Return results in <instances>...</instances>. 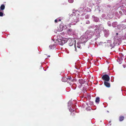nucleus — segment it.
Segmentation results:
<instances>
[{
  "label": "nucleus",
  "mask_w": 126,
  "mask_h": 126,
  "mask_svg": "<svg viewBox=\"0 0 126 126\" xmlns=\"http://www.w3.org/2000/svg\"><path fill=\"white\" fill-rule=\"evenodd\" d=\"M103 30V26L101 25L99 26L98 28L95 29L94 32L91 31H87L85 33L86 36L89 39H90L94 35H95L97 38H98L100 36V31Z\"/></svg>",
  "instance_id": "nucleus-1"
},
{
  "label": "nucleus",
  "mask_w": 126,
  "mask_h": 126,
  "mask_svg": "<svg viewBox=\"0 0 126 126\" xmlns=\"http://www.w3.org/2000/svg\"><path fill=\"white\" fill-rule=\"evenodd\" d=\"M88 40L86 35L84 33L82 35L79 40V41L77 43V47L78 48H80V44L86 42Z\"/></svg>",
  "instance_id": "nucleus-2"
},
{
  "label": "nucleus",
  "mask_w": 126,
  "mask_h": 126,
  "mask_svg": "<svg viewBox=\"0 0 126 126\" xmlns=\"http://www.w3.org/2000/svg\"><path fill=\"white\" fill-rule=\"evenodd\" d=\"M121 40V39L120 38H118L117 37H116L114 39V42L113 43V44H112V43H111V41L110 40L109 41V43H110V46L111 47H112L113 46V45H115L116 44L118 43L119 42H120Z\"/></svg>",
  "instance_id": "nucleus-3"
},
{
  "label": "nucleus",
  "mask_w": 126,
  "mask_h": 126,
  "mask_svg": "<svg viewBox=\"0 0 126 126\" xmlns=\"http://www.w3.org/2000/svg\"><path fill=\"white\" fill-rule=\"evenodd\" d=\"M102 78L103 80L105 81H109L110 79L109 76L107 75H103L102 77Z\"/></svg>",
  "instance_id": "nucleus-4"
},
{
  "label": "nucleus",
  "mask_w": 126,
  "mask_h": 126,
  "mask_svg": "<svg viewBox=\"0 0 126 126\" xmlns=\"http://www.w3.org/2000/svg\"><path fill=\"white\" fill-rule=\"evenodd\" d=\"M71 78H63L62 79V80L64 82H65L66 81H67V82L68 83H69L70 85V82L69 81H70L71 79Z\"/></svg>",
  "instance_id": "nucleus-5"
},
{
  "label": "nucleus",
  "mask_w": 126,
  "mask_h": 126,
  "mask_svg": "<svg viewBox=\"0 0 126 126\" xmlns=\"http://www.w3.org/2000/svg\"><path fill=\"white\" fill-rule=\"evenodd\" d=\"M104 84L107 87H110V85L109 83L107 81H105L104 82Z\"/></svg>",
  "instance_id": "nucleus-6"
},
{
  "label": "nucleus",
  "mask_w": 126,
  "mask_h": 126,
  "mask_svg": "<svg viewBox=\"0 0 126 126\" xmlns=\"http://www.w3.org/2000/svg\"><path fill=\"white\" fill-rule=\"evenodd\" d=\"M105 34V36L106 37H107L109 34V32L108 30H107L104 32Z\"/></svg>",
  "instance_id": "nucleus-7"
},
{
  "label": "nucleus",
  "mask_w": 126,
  "mask_h": 126,
  "mask_svg": "<svg viewBox=\"0 0 126 126\" xmlns=\"http://www.w3.org/2000/svg\"><path fill=\"white\" fill-rule=\"evenodd\" d=\"M62 41V44H61V45H63L64 44L66 43L67 42V40H65L63 39L61 40Z\"/></svg>",
  "instance_id": "nucleus-8"
},
{
  "label": "nucleus",
  "mask_w": 126,
  "mask_h": 126,
  "mask_svg": "<svg viewBox=\"0 0 126 126\" xmlns=\"http://www.w3.org/2000/svg\"><path fill=\"white\" fill-rule=\"evenodd\" d=\"M92 17L94 18V20L96 22H98L99 20L98 18L97 17H95L94 16H93Z\"/></svg>",
  "instance_id": "nucleus-9"
},
{
  "label": "nucleus",
  "mask_w": 126,
  "mask_h": 126,
  "mask_svg": "<svg viewBox=\"0 0 126 126\" xmlns=\"http://www.w3.org/2000/svg\"><path fill=\"white\" fill-rule=\"evenodd\" d=\"M5 6L4 4H2L0 7V9L1 10H3L5 9Z\"/></svg>",
  "instance_id": "nucleus-10"
},
{
  "label": "nucleus",
  "mask_w": 126,
  "mask_h": 126,
  "mask_svg": "<svg viewBox=\"0 0 126 126\" xmlns=\"http://www.w3.org/2000/svg\"><path fill=\"white\" fill-rule=\"evenodd\" d=\"M78 11L77 10H74L72 11L73 14H72L73 15H75L76 12Z\"/></svg>",
  "instance_id": "nucleus-11"
},
{
  "label": "nucleus",
  "mask_w": 126,
  "mask_h": 126,
  "mask_svg": "<svg viewBox=\"0 0 126 126\" xmlns=\"http://www.w3.org/2000/svg\"><path fill=\"white\" fill-rule=\"evenodd\" d=\"M117 22H114L112 24V25L114 27H115L117 26Z\"/></svg>",
  "instance_id": "nucleus-12"
},
{
  "label": "nucleus",
  "mask_w": 126,
  "mask_h": 126,
  "mask_svg": "<svg viewBox=\"0 0 126 126\" xmlns=\"http://www.w3.org/2000/svg\"><path fill=\"white\" fill-rule=\"evenodd\" d=\"M99 101V97H97L96 98L95 102L96 103H98Z\"/></svg>",
  "instance_id": "nucleus-13"
},
{
  "label": "nucleus",
  "mask_w": 126,
  "mask_h": 126,
  "mask_svg": "<svg viewBox=\"0 0 126 126\" xmlns=\"http://www.w3.org/2000/svg\"><path fill=\"white\" fill-rule=\"evenodd\" d=\"M124 119V117L122 116H121L119 118V121H122Z\"/></svg>",
  "instance_id": "nucleus-14"
},
{
  "label": "nucleus",
  "mask_w": 126,
  "mask_h": 126,
  "mask_svg": "<svg viewBox=\"0 0 126 126\" xmlns=\"http://www.w3.org/2000/svg\"><path fill=\"white\" fill-rule=\"evenodd\" d=\"M58 44L61 45V44H62V41L61 40H59L58 41Z\"/></svg>",
  "instance_id": "nucleus-15"
},
{
  "label": "nucleus",
  "mask_w": 126,
  "mask_h": 126,
  "mask_svg": "<svg viewBox=\"0 0 126 126\" xmlns=\"http://www.w3.org/2000/svg\"><path fill=\"white\" fill-rule=\"evenodd\" d=\"M71 32V29H69V30L67 31V32L70 34V32Z\"/></svg>",
  "instance_id": "nucleus-16"
},
{
  "label": "nucleus",
  "mask_w": 126,
  "mask_h": 126,
  "mask_svg": "<svg viewBox=\"0 0 126 126\" xmlns=\"http://www.w3.org/2000/svg\"><path fill=\"white\" fill-rule=\"evenodd\" d=\"M86 10L88 12H90L91 11V10L90 9L88 8H87Z\"/></svg>",
  "instance_id": "nucleus-17"
},
{
  "label": "nucleus",
  "mask_w": 126,
  "mask_h": 126,
  "mask_svg": "<svg viewBox=\"0 0 126 126\" xmlns=\"http://www.w3.org/2000/svg\"><path fill=\"white\" fill-rule=\"evenodd\" d=\"M108 24L109 26H111V23L110 22H108Z\"/></svg>",
  "instance_id": "nucleus-18"
},
{
  "label": "nucleus",
  "mask_w": 126,
  "mask_h": 126,
  "mask_svg": "<svg viewBox=\"0 0 126 126\" xmlns=\"http://www.w3.org/2000/svg\"><path fill=\"white\" fill-rule=\"evenodd\" d=\"M119 61H120L119 62V63L120 64H121V63H122V60L121 59V60H120V59H119L118 60V62Z\"/></svg>",
  "instance_id": "nucleus-19"
},
{
  "label": "nucleus",
  "mask_w": 126,
  "mask_h": 126,
  "mask_svg": "<svg viewBox=\"0 0 126 126\" xmlns=\"http://www.w3.org/2000/svg\"><path fill=\"white\" fill-rule=\"evenodd\" d=\"M3 13L1 12H0V16H3Z\"/></svg>",
  "instance_id": "nucleus-20"
},
{
  "label": "nucleus",
  "mask_w": 126,
  "mask_h": 126,
  "mask_svg": "<svg viewBox=\"0 0 126 126\" xmlns=\"http://www.w3.org/2000/svg\"><path fill=\"white\" fill-rule=\"evenodd\" d=\"M89 17V16L88 15H87L85 16V18L86 19L88 18Z\"/></svg>",
  "instance_id": "nucleus-21"
},
{
  "label": "nucleus",
  "mask_w": 126,
  "mask_h": 126,
  "mask_svg": "<svg viewBox=\"0 0 126 126\" xmlns=\"http://www.w3.org/2000/svg\"><path fill=\"white\" fill-rule=\"evenodd\" d=\"M77 21L76 20L75 21V23H73L72 25H74L75 24V23H76L77 22Z\"/></svg>",
  "instance_id": "nucleus-22"
},
{
  "label": "nucleus",
  "mask_w": 126,
  "mask_h": 126,
  "mask_svg": "<svg viewBox=\"0 0 126 126\" xmlns=\"http://www.w3.org/2000/svg\"><path fill=\"white\" fill-rule=\"evenodd\" d=\"M89 23H90V22L89 21H87V22H86V24H89Z\"/></svg>",
  "instance_id": "nucleus-23"
},
{
  "label": "nucleus",
  "mask_w": 126,
  "mask_h": 126,
  "mask_svg": "<svg viewBox=\"0 0 126 126\" xmlns=\"http://www.w3.org/2000/svg\"><path fill=\"white\" fill-rule=\"evenodd\" d=\"M58 21V20H57V19H56L55 20V23H57V22Z\"/></svg>",
  "instance_id": "nucleus-24"
},
{
  "label": "nucleus",
  "mask_w": 126,
  "mask_h": 126,
  "mask_svg": "<svg viewBox=\"0 0 126 126\" xmlns=\"http://www.w3.org/2000/svg\"><path fill=\"white\" fill-rule=\"evenodd\" d=\"M70 103H71V102H70V101H69V102H68V106H69V104H70Z\"/></svg>",
  "instance_id": "nucleus-25"
},
{
  "label": "nucleus",
  "mask_w": 126,
  "mask_h": 126,
  "mask_svg": "<svg viewBox=\"0 0 126 126\" xmlns=\"http://www.w3.org/2000/svg\"><path fill=\"white\" fill-rule=\"evenodd\" d=\"M123 66L124 68H125L126 67V65H123Z\"/></svg>",
  "instance_id": "nucleus-26"
},
{
  "label": "nucleus",
  "mask_w": 126,
  "mask_h": 126,
  "mask_svg": "<svg viewBox=\"0 0 126 126\" xmlns=\"http://www.w3.org/2000/svg\"><path fill=\"white\" fill-rule=\"evenodd\" d=\"M72 81H76V80L75 79H73L72 80Z\"/></svg>",
  "instance_id": "nucleus-27"
},
{
  "label": "nucleus",
  "mask_w": 126,
  "mask_h": 126,
  "mask_svg": "<svg viewBox=\"0 0 126 126\" xmlns=\"http://www.w3.org/2000/svg\"><path fill=\"white\" fill-rule=\"evenodd\" d=\"M90 104L91 105H93V102H92L90 103Z\"/></svg>",
  "instance_id": "nucleus-28"
},
{
  "label": "nucleus",
  "mask_w": 126,
  "mask_h": 126,
  "mask_svg": "<svg viewBox=\"0 0 126 126\" xmlns=\"http://www.w3.org/2000/svg\"><path fill=\"white\" fill-rule=\"evenodd\" d=\"M68 1L70 3L71 1L70 0H68Z\"/></svg>",
  "instance_id": "nucleus-29"
},
{
  "label": "nucleus",
  "mask_w": 126,
  "mask_h": 126,
  "mask_svg": "<svg viewBox=\"0 0 126 126\" xmlns=\"http://www.w3.org/2000/svg\"><path fill=\"white\" fill-rule=\"evenodd\" d=\"M63 30V29H61L60 30H59V31H62Z\"/></svg>",
  "instance_id": "nucleus-30"
},
{
  "label": "nucleus",
  "mask_w": 126,
  "mask_h": 126,
  "mask_svg": "<svg viewBox=\"0 0 126 126\" xmlns=\"http://www.w3.org/2000/svg\"><path fill=\"white\" fill-rule=\"evenodd\" d=\"M61 19H59V20L58 21H61Z\"/></svg>",
  "instance_id": "nucleus-31"
},
{
  "label": "nucleus",
  "mask_w": 126,
  "mask_h": 126,
  "mask_svg": "<svg viewBox=\"0 0 126 126\" xmlns=\"http://www.w3.org/2000/svg\"><path fill=\"white\" fill-rule=\"evenodd\" d=\"M74 42H75V43H76V40H74Z\"/></svg>",
  "instance_id": "nucleus-32"
},
{
  "label": "nucleus",
  "mask_w": 126,
  "mask_h": 126,
  "mask_svg": "<svg viewBox=\"0 0 126 126\" xmlns=\"http://www.w3.org/2000/svg\"><path fill=\"white\" fill-rule=\"evenodd\" d=\"M71 3H72V2H73V1L72 0H71Z\"/></svg>",
  "instance_id": "nucleus-33"
},
{
  "label": "nucleus",
  "mask_w": 126,
  "mask_h": 126,
  "mask_svg": "<svg viewBox=\"0 0 126 126\" xmlns=\"http://www.w3.org/2000/svg\"><path fill=\"white\" fill-rule=\"evenodd\" d=\"M72 35H76V34H74V33H72Z\"/></svg>",
  "instance_id": "nucleus-34"
},
{
  "label": "nucleus",
  "mask_w": 126,
  "mask_h": 126,
  "mask_svg": "<svg viewBox=\"0 0 126 126\" xmlns=\"http://www.w3.org/2000/svg\"><path fill=\"white\" fill-rule=\"evenodd\" d=\"M74 110H71V112H72V111H74Z\"/></svg>",
  "instance_id": "nucleus-35"
},
{
  "label": "nucleus",
  "mask_w": 126,
  "mask_h": 126,
  "mask_svg": "<svg viewBox=\"0 0 126 126\" xmlns=\"http://www.w3.org/2000/svg\"><path fill=\"white\" fill-rule=\"evenodd\" d=\"M69 111H71V110H70V109H69Z\"/></svg>",
  "instance_id": "nucleus-36"
},
{
  "label": "nucleus",
  "mask_w": 126,
  "mask_h": 126,
  "mask_svg": "<svg viewBox=\"0 0 126 126\" xmlns=\"http://www.w3.org/2000/svg\"><path fill=\"white\" fill-rule=\"evenodd\" d=\"M97 26L96 25V26H95V27H96Z\"/></svg>",
  "instance_id": "nucleus-37"
},
{
  "label": "nucleus",
  "mask_w": 126,
  "mask_h": 126,
  "mask_svg": "<svg viewBox=\"0 0 126 126\" xmlns=\"http://www.w3.org/2000/svg\"><path fill=\"white\" fill-rule=\"evenodd\" d=\"M116 34L117 35V34H118V33H117Z\"/></svg>",
  "instance_id": "nucleus-38"
},
{
  "label": "nucleus",
  "mask_w": 126,
  "mask_h": 126,
  "mask_svg": "<svg viewBox=\"0 0 126 126\" xmlns=\"http://www.w3.org/2000/svg\"><path fill=\"white\" fill-rule=\"evenodd\" d=\"M49 57H50V56H48Z\"/></svg>",
  "instance_id": "nucleus-39"
},
{
  "label": "nucleus",
  "mask_w": 126,
  "mask_h": 126,
  "mask_svg": "<svg viewBox=\"0 0 126 126\" xmlns=\"http://www.w3.org/2000/svg\"><path fill=\"white\" fill-rule=\"evenodd\" d=\"M49 57H50V56H48Z\"/></svg>",
  "instance_id": "nucleus-40"
}]
</instances>
